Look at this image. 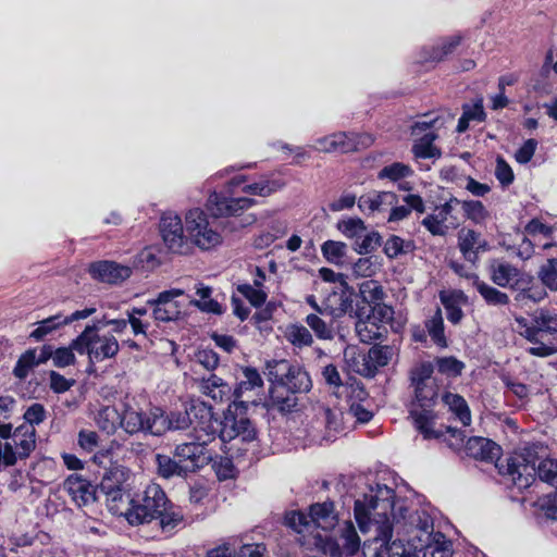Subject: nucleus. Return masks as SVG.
I'll use <instances>...</instances> for the list:
<instances>
[{
	"mask_svg": "<svg viewBox=\"0 0 557 557\" xmlns=\"http://www.w3.org/2000/svg\"><path fill=\"white\" fill-rule=\"evenodd\" d=\"M101 493L106 496V505L109 511L115 516H124L127 519V512L133 500L128 490H112L111 492Z\"/></svg>",
	"mask_w": 557,
	"mask_h": 557,
	"instance_id": "nucleus-33",
	"label": "nucleus"
},
{
	"mask_svg": "<svg viewBox=\"0 0 557 557\" xmlns=\"http://www.w3.org/2000/svg\"><path fill=\"white\" fill-rule=\"evenodd\" d=\"M380 245V234L377 232H370L355 242V250L360 255H367L374 251Z\"/></svg>",
	"mask_w": 557,
	"mask_h": 557,
	"instance_id": "nucleus-60",
	"label": "nucleus"
},
{
	"mask_svg": "<svg viewBox=\"0 0 557 557\" xmlns=\"http://www.w3.org/2000/svg\"><path fill=\"white\" fill-rule=\"evenodd\" d=\"M73 347L79 355H88L91 362H100L113 358L120 350L117 339L110 333L100 334L99 325H87L73 339Z\"/></svg>",
	"mask_w": 557,
	"mask_h": 557,
	"instance_id": "nucleus-6",
	"label": "nucleus"
},
{
	"mask_svg": "<svg viewBox=\"0 0 557 557\" xmlns=\"http://www.w3.org/2000/svg\"><path fill=\"white\" fill-rule=\"evenodd\" d=\"M359 293L362 300L370 306L382 302L385 297L382 285L374 280L362 282L359 286Z\"/></svg>",
	"mask_w": 557,
	"mask_h": 557,
	"instance_id": "nucleus-43",
	"label": "nucleus"
},
{
	"mask_svg": "<svg viewBox=\"0 0 557 557\" xmlns=\"http://www.w3.org/2000/svg\"><path fill=\"white\" fill-rule=\"evenodd\" d=\"M237 290L255 307L263 305L267 300V294L255 285L243 284L237 287Z\"/></svg>",
	"mask_w": 557,
	"mask_h": 557,
	"instance_id": "nucleus-63",
	"label": "nucleus"
},
{
	"mask_svg": "<svg viewBox=\"0 0 557 557\" xmlns=\"http://www.w3.org/2000/svg\"><path fill=\"white\" fill-rule=\"evenodd\" d=\"M337 228L349 238L360 239L366 232L364 222L359 218H350L347 220L339 221Z\"/></svg>",
	"mask_w": 557,
	"mask_h": 557,
	"instance_id": "nucleus-54",
	"label": "nucleus"
},
{
	"mask_svg": "<svg viewBox=\"0 0 557 557\" xmlns=\"http://www.w3.org/2000/svg\"><path fill=\"white\" fill-rule=\"evenodd\" d=\"M425 329L435 345L441 348L447 347V339L444 333V319L440 308L425 321Z\"/></svg>",
	"mask_w": 557,
	"mask_h": 557,
	"instance_id": "nucleus-39",
	"label": "nucleus"
},
{
	"mask_svg": "<svg viewBox=\"0 0 557 557\" xmlns=\"http://www.w3.org/2000/svg\"><path fill=\"white\" fill-rule=\"evenodd\" d=\"M352 289L346 282L330 292L323 300V312L334 319L344 317L352 309Z\"/></svg>",
	"mask_w": 557,
	"mask_h": 557,
	"instance_id": "nucleus-20",
	"label": "nucleus"
},
{
	"mask_svg": "<svg viewBox=\"0 0 557 557\" xmlns=\"http://www.w3.org/2000/svg\"><path fill=\"white\" fill-rule=\"evenodd\" d=\"M467 454L474 458L485 461H494L496 460L495 466L504 463L506 465V459L504 461L499 460L502 448L495 442L485 438V437H471L468 440L466 444ZM498 469V467H496Z\"/></svg>",
	"mask_w": 557,
	"mask_h": 557,
	"instance_id": "nucleus-25",
	"label": "nucleus"
},
{
	"mask_svg": "<svg viewBox=\"0 0 557 557\" xmlns=\"http://www.w3.org/2000/svg\"><path fill=\"white\" fill-rule=\"evenodd\" d=\"M360 548L359 535L350 521L341 528V535L337 540H327L324 550L332 557H351Z\"/></svg>",
	"mask_w": 557,
	"mask_h": 557,
	"instance_id": "nucleus-18",
	"label": "nucleus"
},
{
	"mask_svg": "<svg viewBox=\"0 0 557 557\" xmlns=\"http://www.w3.org/2000/svg\"><path fill=\"white\" fill-rule=\"evenodd\" d=\"M356 333L362 343L368 344L381 338L386 333V327L374 322L369 315L359 317L356 322Z\"/></svg>",
	"mask_w": 557,
	"mask_h": 557,
	"instance_id": "nucleus-36",
	"label": "nucleus"
},
{
	"mask_svg": "<svg viewBox=\"0 0 557 557\" xmlns=\"http://www.w3.org/2000/svg\"><path fill=\"white\" fill-rule=\"evenodd\" d=\"M438 135L434 132H429L414 137L412 145V153L416 159H434L437 160L442 157V150L434 145Z\"/></svg>",
	"mask_w": 557,
	"mask_h": 557,
	"instance_id": "nucleus-31",
	"label": "nucleus"
},
{
	"mask_svg": "<svg viewBox=\"0 0 557 557\" xmlns=\"http://www.w3.org/2000/svg\"><path fill=\"white\" fill-rule=\"evenodd\" d=\"M540 450L544 448L536 444L525 445L506 458V465H497L499 474L508 476L509 480L520 490L529 487L539 478L553 486H557V460H540Z\"/></svg>",
	"mask_w": 557,
	"mask_h": 557,
	"instance_id": "nucleus-3",
	"label": "nucleus"
},
{
	"mask_svg": "<svg viewBox=\"0 0 557 557\" xmlns=\"http://www.w3.org/2000/svg\"><path fill=\"white\" fill-rule=\"evenodd\" d=\"M152 313L156 321L169 322L180 318L181 309L178 304L154 305Z\"/></svg>",
	"mask_w": 557,
	"mask_h": 557,
	"instance_id": "nucleus-61",
	"label": "nucleus"
},
{
	"mask_svg": "<svg viewBox=\"0 0 557 557\" xmlns=\"http://www.w3.org/2000/svg\"><path fill=\"white\" fill-rule=\"evenodd\" d=\"M196 293L200 297L199 300H191L190 304L198 307L201 311L211 313H222L221 306L218 301L210 298L212 289L203 284H198Z\"/></svg>",
	"mask_w": 557,
	"mask_h": 557,
	"instance_id": "nucleus-44",
	"label": "nucleus"
},
{
	"mask_svg": "<svg viewBox=\"0 0 557 557\" xmlns=\"http://www.w3.org/2000/svg\"><path fill=\"white\" fill-rule=\"evenodd\" d=\"M186 227L182 219L173 213L166 212L160 220V233L163 244L169 251L178 255L190 253L189 235L185 234Z\"/></svg>",
	"mask_w": 557,
	"mask_h": 557,
	"instance_id": "nucleus-12",
	"label": "nucleus"
},
{
	"mask_svg": "<svg viewBox=\"0 0 557 557\" xmlns=\"http://www.w3.org/2000/svg\"><path fill=\"white\" fill-rule=\"evenodd\" d=\"M361 363L356 368L362 376H374L376 371L385 367L392 358V349L387 346H373L364 355L360 356Z\"/></svg>",
	"mask_w": 557,
	"mask_h": 557,
	"instance_id": "nucleus-24",
	"label": "nucleus"
},
{
	"mask_svg": "<svg viewBox=\"0 0 557 557\" xmlns=\"http://www.w3.org/2000/svg\"><path fill=\"white\" fill-rule=\"evenodd\" d=\"M305 321L319 339L330 341L333 338L332 325L326 323L319 314L310 313Z\"/></svg>",
	"mask_w": 557,
	"mask_h": 557,
	"instance_id": "nucleus-48",
	"label": "nucleus"
},
{
	"mask_svg": "<svg viewBox=\"0 0 557 557\" xmlns=\"http://www.w3.org/2000/svg\"><path fill=\"white\" fill-rule=\"evenodd\" d=\"M198 405H206L205 403H196L190 406L186 411H172L165 414L161 408L156 407V419L153 420L152 428L154 435L160 436L171 430H185L189 425L196 428L200 420L195 418L193 409Z\"/></svg>",
	"mask_w": 557,
	"mask_h": 557,
	"instance_id": "nucleus-15",
	"label": "nucleus"
},
{
	"mask_svg": "<svg viewBox=\"0 0 557 557\" xmlns=\"http://www.w3.org/2000/svg\"><path fill=\"white\" fill-rule=\"evenodd\" d=\"M257 201L252 198L226 197L220 193L213 191L207 200V210L215 218L237 216L245 210L253 207Z\"/></svg>",
	"mask_w": 557,
	"mask_h": 557,
	"instance_id": "nucleus-17",
	"label": "nucleus"
},
{
	"mask_svg": "<svg viewBox=\"0 0 557 557\" xmlns=\"http://www.w3.org/2000/svg\"><path fill=\"white\" fill-rule=\"evenodd\" d=\"M460 206L466 216L474 223H481L488 216V212L481 201H460Z\"/></svg>",
	"mask_w": 557,
	"mask_h": 557,
	"instance_id": "nucleus-56",
	"label": "nucleus"
},
{
	"mask_svg": "<svg viewBox=\"0 0 557 557\" xmlns=\"http://www.w3.org/2000/svg\"><path fill=\"white\" fill-rule=\"evenodd\" d=\"M165 505H168V497L163 490L158 484H149L143 496L132 500L127 521L132 525L149 523L161 515Z\"/></svg>",
	"mask_w": 557,
	"mask_h": 557,
	"instance_id": "nucleus-8",
	"label": "nucleus"
},
{
	"mask_svg": "<svg viewBox=\"0 0 557 557\" xmlns=\"http://www.w3.org/2000/svg\"><path fill=\"white\" fill-rule=\"evenodd\" d=\"M158 466V473L165 479L172 476H186L188 474L182 461L178 458L174 459L166 455L158 454L156 456Z\"/></svg>",
	"mask_w": 557,
	"mask_h": 557,
	"instance_id": "nucleus-38",
	"label": "nucleus"
},
{
	"mask_svg": "<svg viewBox=\"0 0 557 557\" xmlns=\"http://www.w3.org/2000/svg\"><path fill=\"white\" fill-rule=\"evenodd\" d=\"M394 491L386 485H377L364 494L362 499L355 502V519L361 532L374 530V557H413L412 554L399 545L397 541L391 543L393 525L388 513L393 510Z\"/></svg>",
	"mask_w": 557,
	"mask_h": 557,
	"instance_id": "nucleus-1",
	"label": "nucleus"
},
{
	"mask_svg": "<svg viewBox=\"0 0 557 557\" xmlns=\"http://www.w3.org/2000/svg\"><path fill=\"white\" fill-rule=\"evenodd\" d=\"M37 366L36 349H28L18 358L13 374L20 380L26 379L29 371Z\"/></svg>",
	"mask_w": 557,
	"mask_h": 557,
	"instance_id": "nucleus-50",
	"label": "nucleus"
},
{
	"mask_svg": "<svg viewBox=\"0 0 557 557\" xmlns=\"http://www.w3.org/2000/svg\"><path fill=\"white\" fill-rule=\"evenodd\" d=\"M533 323L539 324L541 332L557 333V313L546 309L535 312Z\"/></svg>",
	"mask_w": 557,
	"mask_h": 557,
	"instance_id": "nucleus-53",
	"label": "nucleus"
},
{
	"mask_svg": "<svg viewBox=\"0 0 557 557\" xmlns=\"http://www.w3.org/2000/svg\"><path fill=\"white\" fill-rule=\"evenodd\" d=\"M97 425L108 434L114 433L121 426V411L115 407L106 406L96 416Z\"/></svg>",
	"mask_w": 557,
	"mask_h": 557,
	"instance_id": "nucleus-40",
	"label": "nucleus"
},
{
	"mask_svg": "<svg viewBox=\"0 0 557 557\" xmlns=\"http://www.w3.org/2000/svg\"><path fill=\"white\" fill-rule=\"evenodd\" d=\"M420 552L423 557H453V542L442 532H436L434 537Z\"/></svg>",
	"mask_w": 557,
	"mask_h": 557,
	"instance_id": "nucleus-37",
	"label": "nucleus"
},
{
	"mask_svg": "<svg viewBox=\"0 0 557 557\" xmlns=\"http://www.w3.org/2000/svg\"><path fill=\"white\" fill-rule=\"evenodd\" d=\"M371 134L338 132L317 139L314 149L324 153H349L370 147Z\"/></svg>",
	"mask_w": 557,
	"mask_h": 557,
	"instance_id": "nucleus-11",
	"label": "nucleus"
},
{
	"mask_svg": "<svg viewBox=\"0 0 557 557\" xmlns=\"http://www.w3.org/2000/svg\"><path fill=\"white\" fill-rule=\"evenodd\" d=\"M460 206V200L453 197L445 203L435 207L434 211L422 220V225L434 236H444L449 227H456L459 224L455 215L456 209Z\"/></svg>",
	"mask_w": 557,
	"mask_h": 557,
	"instance_id": "nucleus-14",
	"label": "nucleus"
},
{
	"mask_svg": "<svg viewBox=\"0 0 557 557\" xmlns=\"http://www.w3.org/2000/svg\"><path fill=\"white\" fill-rule=\"evenodd\" d=\"M540 246L542 250H552V253L548 255L546 263L541 267L539 276L546 287L557 290V244L545 242Z\"/></svg>",
	"mask_w": 557,
	"mask_h": 557,
	"instance_id": "nucleus-30",
	"label": "nucleus"
},
{
	"mask_svg": "<svg viewBox=\"0 0 557 557\" xmlns=\"http://www.w3.org/2000/svg\"><path fill=\"white\" fill-rule=\"evenodd\" d=\"M346 245L341 242L327 240L322 245V253L327 261L337 263L345 255Z\"/></svg>",
	"mask_w": 557,
	"mask_h": 557,
	"instance_id": "nucleus-64",
	"label": "nucleus"
},
{
	"mask_svg": "<svg viewBox=\"0 0 557 557\" xmlns=\"http://www.w3.org/2000/svg\"><path fill=\"white\" fill-rule=\"evenodd\" d=\"M295 394L296 392L287 389L283 387V385L272 383L270 396L264 406L268 409L277 410L280 412H289L297 404Z\"/></svg>",
	"mask_w": 557,
	"mask_h": 557,
	"instance_id": "nucleus-27",
	"label": "nucleus"
},
{
	"mask_svg": "<svg viewBox=\"0 0 557 557\" xmlns=\"http://www.w3.org/2000/svg\"><path fill=\"white\" fill-rule=\"evenodd\" d=\"M437 394L438 386L436 381L433 382V384H422L414 386L416 403L422 409L421 412H419L417 409L411 410L417 430L423 435L425 440H438L448 433L453 437L462 442L461 432L457 429L451 426H446L444 429L435 428L434 416L430 409L434 406Z\"/></svg>",
	"mask_w": 557,
	"mask_h": 557,
	"instance_id": "nucleus-5",
	"label": "nucleus"
},
{
	"mask_svg": "<svg viewBox=\"0 0 557 557\" xmlns=\"http://www.w3.org/2000/svg\"><path fill=\"white\" fill-rule=\"evenodd\" d=\"M284 336L293 346L302 348L313 344V337L310 331L301 324H290L286 326Z\"/></svg>",
	"mask_w": 557,
	"mask_h": 557,
	"instance_id": "nucleus-41",
	"label": "nucleus"
},
{
	"mask_svg": "<svg viewBox=\"0 0 557 557\" xmlns=\"http://www.w3.org/2000/svg\"><path fill=\"white\" fill-rule=\"evenodd\" d=\"M284 523L297 533L309 532L312 529V520L301 511L286 512Z\"/></svg>",
	"mask_w": 557,
	"mask_h": 557,
	"instance_id": "nucleus-49",
	"label": "nucleus"
},
{
	"mask_svg": "<svg viewBox=\"0 0 557 557\" xmlns=\"http://www.w3.org/2000/svg\"><path fill=\"white\" fill-rule=\"evenodd\" d=\"M411 242H405L399 236H391L384 245V252L388 258H397L401 253H407L412 249Z\"/></svg>",
	"mask_w": 557,
	"mask_h": 557,
	"instance_id": "nucleus-55",
	"label": "nucleus"
},
{
	"mask_svg": "<svg viewBox=\"0 0 557 557\" xmlns=\"http://www.w3.org/2000/svg\"><path fill=\"white\" fill-rule=\"evenodd\" d=\"M379 270V263L373 257L359 258L352 264V273L356 277H371Z\"/></svg>",
	"mask_w": 557,
	"mask_h": 557,
	"instance_id": "nucleus-59",
	"label": "nucleus"
},
{
	"mask_svg": "<svg viewBox=\"0 0 557 557\" xmlns=\"http://www.w3.org/2000/svg\"><path fill=\"white\" fill-rule=\"evenodd\" d=\"M442 400L455 416V419L459 420L465 426L470 425L471 412L463 397L458 394L446 392L443 394Z\"/></svg>",
	"mask_w": 557,
	"mask_h": 557,
	"instance_id": "nucleus-34",
	"label": "nucleus"
},
{
	"mask_svg": "<svg viewBox=\"0 0 557 557\" xmlns=\"http://www.w3.org/2000/svg\"><path fill=\"white\" fill-rule=\"evenodd\" d=\"M185 227L189 235L190 253L194 247L210 250L223 242L221 233L210 225L206 212L199 208L190 209L185 213Z\"/></svg>",
	"mask_w": 557,
	"mask_h": 557,
	"instance_id": "nucleus-7",
	"label": "nucleus"
},
{
	"mask_svg": "<svg viewBox=\"0 0 557 557\" xmlns=\"http://www.w3.org/2000/svg\"><path fill=\"white\" fill-rule=\"evenodd\" d=\"M246 409L239 405L228 406L223 421H218V435L222 442L238 440L249 443L256 440V429L245 414Z\"/></svg>",
	"mask_w": 557,
	"mask_h": 557,
	"instance_id": "nucleus-9",
	"label": "nucleus"
},
{
	"mask_svg": "<svg viewBox=\"0 0 557 557\" xmlns=\"http://www.w3.org/2000/svg\"><path fill=\"white\" fill-rule=\"evenodd\" d=\"M283 187V183L276 180H261L251 184H247L242 188L243 193L268 197L273 193L280 190Z\"/></svg>",
	"mask_w": 557,
	"mask_h": 557,
	"instance_id": "nucleus-46",
	"label": "nucleus"
},
{
	"mask_svg": "<svg viewBox=\"0 0 557 557\" xmlns=\"http://www.w3.org/2000/svg\"><path fill=\"white\" fill-rule=\"evenodd\" d=\"M398 197L393 191H369L358 199L359 209L368 214L373 215L375 213L387 211L391 207L397 205Z\"/></svg>",
	"mask_w": 557,
	"mask_h": 557,
	"instance_id": "nucleus-23",
	"label": "nucleus"
},
{
	"mask_svg": "<svg viewBox=\"0 0 557 557\" xmlns=\"http://www.w3.org/2000/svg\"><path fill=\"white\" fill-rule=\"evenodd\" d=\"M268 376L272 383L283 385L296 393L308 392L311 388V380L300 367L289 361L272 360L267 363Z\"/></svg>",
	"mask_w": 557,
	"mask_h": 557,
	"instance_id": "nucleus-10",
	"label": "nucleus"
},
{
	"mask_svg": "<svg viewBox=\"0 0 557 557\" xmlns=\"http://www.w3.org/2000/svg\"><path fill=\"white\" fill-rule=\"evenodd\" d=\"M129 470L121 465H112L106 470L99 484L100 492L128 490Z\"/></svg>",
	"mask_w": 557,
	"mask_h": 557,
	"instance_id": "nucleus-28",
	"label": "nucleus"
},
{
	"mask_svg": "<svg viewBox=\"0 0 557 557\" xmlns=\"http://www.w3.org/2000/svg\"><path fill=\"white\" fill-rule=\"evenodd\" d=\"M195 418L200 420L189 434V442L180 444L175 448L174 457L178 458L188 473L209 465L215 455L211 445L216 443L218 419L208 405H198L193 409Z\"/></svg>",
	"mask_w": 557,
	"mask_h": 557,
	"instance_id": "nucleus-2",
	"label": "nucleus"
},
{
	"mask_svg": "<svg viewBox=\"0 0 557 557\" xmlns=\"http://www.w3.org/2000/svg\"><path fill=\"white\" fill-rule=\"evenodd\" d=\"M160 520V527L164 532H170L175 529L183 521V515L173 509V506L168 503L163 506L161 515L157 517Z\"/></svg>",
	"mask_w": 557,
	"mask_h": 557,
	"instance_id": "nucleus-52",
	"label": "nucleus"
},
{
	"mask_svg": "<svg viewBox=\"0 0 557 557\" xmlns=\"http://www.w3.org/2000/svg\"><path fill=\"white\" fill-rule=\"evenodd\" d=\"M474 286L488 305L499 306L506 305L509 301V297L505 293L490 286L479 278L474 280Z\"/></svg>",
	"mask_w": 557,
	"mask_h": 557,
	"instance_id": "nucleus-45",
	"label": "nucleus"
},
{
	"mask_svg": "<svg viewBox=\"0 0 557 557\" xmlns=\"http://www.w3.org/2000/svg\"><path fill=\"white\" fill-rule=\"evenodd\" d=\"M525 232L534 238V243L529 239H524L523 244H527L528 246L534 245L542 249L539 244L543 245L544 243L537 240L536 237L543 236L544 238H549L554 233V227L542 223L539 219H533L525 225Z\"/></svg>",
	"mask_w": 557,
	"mask_h": 557,
	"instance_id": "nucleus-47",
	"label": "nucleus"
},
{
	"mask_svg": "<svg viewBox=\"0 0 557 557\" xmlns=\"http://www.w3.org/2000/svg\"><path fill=\"white\" fill-rule=\"evenodd\" d=\"M438 372L456 377L461 374L465 363L455 357H442L436 359Z\"/></svg>",
	"mask_w": 557,
	"mask_h": 557,
	"instance_id": "nucleus-58",
	"label": "nucleus"
},
{
	"mask_svg": "<svg viewBox=\"0 0 557 557\" xmlns=\"http://www.w3.org/2000/svg\"><path fill=\"white\" fill-rule=\"evenodd\" d=\"M433 371L434 368L431 362H423L414 367L411 371L412 385L433 384L436 381L432 376Z\"/></svg>",
	"mask_w": 557,
	"mask_h": 557,
	"instance_id": "nucleus-57",
	"label": "nucleus"
},
{
	"mask_svg": "<svg viewBox=\"0 0 557 557\" xmlns=\"http://www.w3.org/2000/svg\"><path fill=\"white\" fill-rule=\"evenodd\" d=\"M64 490L78 507L87 506L96 500L94 485L79 475H70L64 482Z\"/></svg>",
	"mask_w": 557,
	"mask_h": 557,
	"instance_id": "nucleus-26",
	"label": "nucleus"
},
{
	"mask_svg": "<svg viewBox=\"0 0 557 557\" xmlns=\"http://www.w3.org/2000/svg\"><path fill=\"white\" fill-rule=\"evenodd\" d=\"M156 416V407L146 411L137 404L124 403L121 410V428L128 434L145 432L154 435L152 423Z\"/></svg>",
	"mask_w": 557,
	"mask_h": 557,
	"instance_id": "nucleus-13",
	"label": "nucleus"
},
{
	"mask_svg": "<svg viewBox=\"0 0 557 557\" xmlns=\"http://www.w3.org/2000/svg\"><path fill=\"white\" fill-rule=\"evenodd\" d=\"M63 325H66V321H64L61 314L49 317L37 323L36 329L30 333L29 337L35 341H41Z\"/></svg>",
	"mask_w": 557,
	"mask_h": 557,
	"instance_id": "nucleus-42",
	"label": "nucleus"
},
{
	"mask_svg": "<svg viewBox=\"0 0 557 557\" xmlns=\"http://www.w3.org/2000/svg\"><path fill=\"white\" fill-rule=\"evenodd\" d=\"M308 517L309 520H312V529L317 527L329 530L337 522L336 515L334 513V505L330 502L312 505Z\"/></svg>",
	"mask_w": 557,
	"mask_h": 557,
	"instance_id": "nucleus-32",
	"label": "nucleus"
},
{
	"mask_svg": "<svg viewBox=\"0 0 557 557\" xmlns=\"http://www.w3.org/2000/svg\"><path fill=\"white\" fill-rule=\"evenodd\" d=\"M200 391L215 401H223L228 398L231 387L218 375L210 374L207 379H202Z\"/></svg>",
	"mask_w": 557,
	"mask_h": 557,
	"instance_id": "nucleus-35",
	"label": "nucleus"
},
{
	"mask_svg": "<svg viewBox=\"0 0 557 557\" xmlns=\"http://www.w3.org/2000/svg\"><path fill=\"white\" fill-rule=\"evenodd\" d=\"M0 465L3 467L27 459L36 448V430L32 425L12 430L11 423H0Z\"/></svg>",
	"mask_w": 557,
	"mask_h": 557,
	"instance_id": "nucleus-4",
	"label": "nucleus"
},
{
	"mask_svg": "<svg viewBox=\"0 0 557 557\" xmlns=\"http://www.w3.org/2000/svg\"><path fill=\"white\" fill-rule=\"evenodd\" d=\"M91 276L108 284H119L132 275V269L114 261H98L90 264Z\"/></svg>",
	"mask_w": 557,
	"mask_h": 557,
	"instance_id": "nucleus-22",
	"label": "nucleus"
},
{
	"mask_svg": "<svg viewBox=\"0 0 557 557\" xmlns=\"http://www.w3.org/2000/svg\"><path fill=\"white\" fill-rule=\"evenodd\" d=\"M490 272L492 281L500 287L512 286L519 282L520 271L507 261H493Z\"/></svg>",
	"mask_w": 557,
	"mask_h": 557,
	"instance_id": "nucleus-29",
	"label": "nucleus"
},
{
	"mask_svg": "<svg viewBox=\"0 0 557 557\" xmlns=\"http://www.w3.org/2000/svg\"><path fill=\"white\" fill-rule=\"evenodd\" d=\"M412 174V170L409 165L401 162H394L389 165L384 166L377 174L381 180L387 178L392 182H396L400 178L408 177Z\"/></svg>",
	"mask_w": 557,
	"mask_h": 557,
	"instance_id": "nucleus-51",
	"label": "nucleus"
},
{
	"mask_svg": "<svg viewBox=\"0 0 557 557\" xmlns=\"http://www.w3.org/2000/svg\"><path fill=\"white\" fill-rule=\"evenodd\" d=\"M460 40L461 38L459 36H453L450 38L444 39L438 46L433 48L429 60L441 61L444 57L454 51V49L460 44Z\"/></svg>",
	"mask_w": 557,
	"mask_h": 557,
	"instance_id": "nucleus-62",
	"label": "nucleus"
},
{
	"mask_svg": "<svg viewBox=\"0 0 557 557\" xmlns=\"http://www.w3.org/2000/svg\"><path fill=\"white\" fill-rule=\"evenodd\" d=\"M395 495L393 496V498ZM395 504L393 503V508ZM389 522L393 525V530L396 529L397 535L399 536L396 541L399 545H403V542H407V544L413 550H421L436 534L435 531L429 530H418L417 528H412L403 523L399 519H396L394 509L388 513Z\"/></svg>",
	"mask_w": 557,
	"mask_h": 557,
	"instance_id": "nucleus-19",
	"label": "nucleus"
},
{
	"mask_svg": "<svg viewBox=\"0 0 557 557\" xmlns=\"http://www.w3.org/2000/svg\"><path fill=\"white\" fill-rule=\"evenodd\" d=\"M458 248L463 258L475 263L479 259V255L488 250V243L478 232L471 228H461L457 235Z\"/></svg>",
	"mask_w": 557,
	"mask_h": 557,
	"instance_id": "nucleus-21",
	"label": "nucleus"
},
{
	"mask_svg": "<svg viewBox=\"0 0 557 557\" xmlns=\"http://www.w3.org/2000/svg\"><path fill=\"white\" fill-rule=\"evenodd\" d=\"M263 380L259 372L253 368L243 370V380L234 391V401L232 405L247 408L248 405H259L261 403V392Z\"/></svg>",
	"mask_w": 557,
	"mask_h": 557,
	"instance_id": "nucleus-16",
	"label": "nucleus"
}]
</instances>
